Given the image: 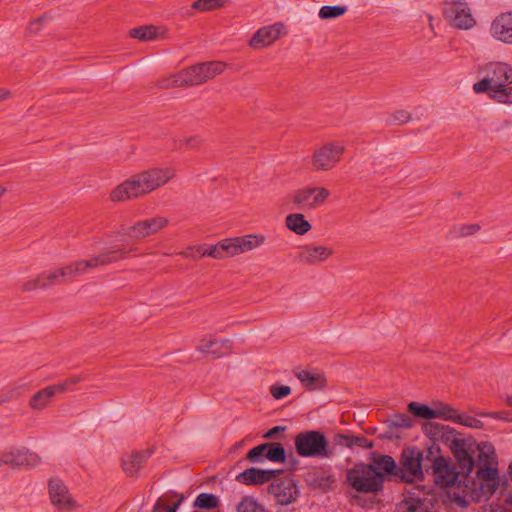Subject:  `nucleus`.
I'll return each mask as SVG.
<instances>
[{"instance_id": "1a4fd4ad", "label": "nucleus", "mask_w": 512, "mask_h": 512, "mask_svg": "<svg viewBox=\"0 0 512 512\" xmlns=\"http://www.w3.org/2000/svg\"><path fill=\"white\" fill-rule=\"evenodd\" d=\"M426 460L431 463L429 469H431V473L437 485L442 487L464 485L465 479L462 476L461 469L457 471L456 467L445 457L435 456L433 459L426 457Z\"/></svg>"}, {"instance_id": "6e6d98bb", "label": "nucleus", "mask_w": 512, "mask_h": 512, "mask_svg": "<svg viewBox=\"0 0 512 512\" xmlns=\"http://www.w3.org/2000/svg\"><path fill=\"white\" fill-rule=\"evenodd\" d=\"M479 229L480 227L477 224L464 225L459 228V235L463 237L469 236L476 233Z\"/></svg>"}, {"instance_id": "9b49d317", "label": "nucleus", "mask_w": 512, "mask_h": 512, "mask_svg": "<svg viewBox=\"0 0 512 512\" xmlns=\"http://www.w3.org/2000/svg\"><path fill=\"white\" fill-rule=\"evenodd\" d=\"M4 463L12 469H28L37 466L41 458L26 447H10L3 451Z\"/></svg>"}, {"instance_id": "b1692460", "label": "nucleus", "mask_w": 512, "mask_h": 512, "mask_svg": "<svg viewBox=\"0 0 512 512\" xmlns=\"http://www.w3.org/2000/svg\"><path fill=\"white\" fill-rule=\"evenodd\" d=\"M197 350L210 354L215 358H220L228 355L232 350V341L230 339L222 340H206L202 339L197 347Z\"/></svg>"}, {"instance_id": "ea45409f", "label": "nucleus", "mask_w": 512, "mask_h": 512, "mask_svg": "<svg viewBox=\"0 0 512 512\" xmlns=\"http://www.w3.org/2000/svg\"><path fill=\"white\" fill-rule=\"evenodd\" d=\"M346 11H347L346 6H340V5L328 6V5H326V6H322L320 8L318 16L320 19H333V18H338V17L344 15Z\"/></svg>"}, {"instance_id": "338daca9", "label": "nucleus", "mask_w": 512, "mask_h": 512, "mask_svg": "<svg viewBox=\"0 0 512 512\" xmlns=\"http://www.w3.org/2000/svg\"><path fill=\"white\" fill-rule=\"evenodd\" d=\"M4 98H5V97H4V95L0 92V101H1L2 99H4Z\"/></svg>"}, {"instance_id": "f704fd0d", "label": "nucleus", "mask_w": 512, "mask_h": 512, "mask_svg": "<svg viewBox=\"0 0 512 512\" xmlns=\"http://www.w3.org/2000/svg\"><path fill=\"white\" fill-rule=\"evenodd\" d=\"M53 396L54 393L52 388L47 386L32 396L30 400V407L35 410L42 409L50 402Z\"/></svg>"}, {"instance_id": "09e8293b", "label": "nucleus", "mask_w": 512, "mask_h": 512, "mask_svg": "<svg viewBox=\"0 0 512 512\" xmlns=\"http://www.w3.org/2000/svg\"><path fill=\"white\" fill-rule=\"evenodd\" d=\"M270 394L276 400H281L291 394V388L287 385L274 384L270 387Z\"/></svg>"}, {"instance_id": "9d476101", "label": "nucleus", "mask_w": 512, "mask_h": 512, "mask_svg": "<svg viewBox=\"0 0 512 512\" xmlns=\"http://www.w3.org/2000/svg\"><path fill=\"white\" fill-rule=\"evenodd\" d=\"M443 14L448 22L457 29H471L476 24L465 0H445Z\"/></svg>"}, {"instance_id": "39448f33", "label": "nucleus", "mask_w": 512, "mask_h": 512, "mask_svg": "<svg viewBox=\"0 0 512 512\" xmlns=\"http://www.w3.org/2000/svg\"><path fill=\"white\" fill-rule=\"evenodd\" d=\"M294 444L296 453L304 458L329 459L335 455L334 447L319 430L299 432L295 436Z\"/></svg>"}, {"instance_id": "c756f323", "label": "nucleus", "mask_w": 512, "mask_h": 512, "mask_svg": "<svg viewBox=\"0 0 512 512\" xmlns=\"http://www.w3.org/2000/svg\"><path fill=\"white\" fill-rule=\"evenodd\" d=\"M184 500V496L178 497L177 493L159 498L154 504L152 512H176L181 502Z\"/></svg>"}, {"instance_id": "2f4dec72", "label": "nucleus", "mask_w": 512, "mask_h": 512, "mask_svg": "<svg viewBox=\"0 0 512 512\" xmlns=\"http://www.w3.org/2000/svg\"><path fill=\"white\" fill-rule=\"evenodd\" d=\"M201 67V76L204 77V83L221 74L226 64L221 61H210L197 64Z\"/></svg>"}, {"instance_id": "c9c22d12", "label": "nucleus", "mask_w": 512, "mask_h": 512, "mask_svg": "<svg viewBox=\"0 0 512 512\" xmlns=\"http://www.w3.org/2000/svg\"><path fill=\"white\" fill-rule=\"evenodd\" d=\"M236 512H268L266 508L258 502L252 495L242 497L241 501L236 506Z\"/></svg>"}, {"instance_id": "3c124183", "label": "nucleus", "mask_w": 512, "mask_h": 512, "mask_svg": "<svg viewBox=\"0 0 512 512\" xmlns=\"http://www.w3.org/2000/svg\"><path fill=\"white\" fill-rule=\"evenodd\" d=\"M198 252L200 257L209 256L215 259H222V254L220 252L218 243L216 245L209 246L206 248H200L198 249Z\"/></svg>"}, {"instance_id": "2eb2a0df", "label": "nucleus", "mask_w": 512, "mask_h": 512, "mask_svg": "<svg viewBox=\"0 0 512 512\" xmlns=\"http://www.w3.org/2000/svg\"><path fill=\"white\" fill-rule=\"evenodd\" d=\"M49 496L52 504L59 510H73L75 501L71 498L69 490L62 480L53 478L48 483Z\"/></svg>"}, {"instance_id": "a878e982", "label": "nucleus", "mask_w": 512, "mask_h": 512, "mask_svg": "<svg viewBox=\"0 0 512 512\" xmlns=\"http://www.w3.org/2000/svg\"><path fill=\"white\" fill-rule=\"evenodd\" d=\"M233 241L235 242L238 255L259 247L261 244H263L264 237L255 234H249L245 236L234 237Z\"/></svg>"}, {"instance_id": "0eeeda50", "label": "nucleus", "mask_w": 512, "mask_h": 512, "mask_svg": "<svg viewBox=\"0 0 512 512\" xmlns=\"http://www.w3.org/2000/svg\"><path fill=\"white\" fill-rule=\"evenodd\" d=\"M424 454L416 447L404 449L400 458L401 473H398V480L403 483H412L415 480H423V466L429 471V466L425 463Z\"/></svg>"}, {"instance_id": "680f3d73", "label": "nucleus", "mask_w": 512, "mask_h": 512, "mask_svg": "<svg viewBox=\"0 0 512 512\" xmlns=\"http://www.w3.org/2000/svg\"><path fill=\"white\" fill-rule=\"evenodd\" d=\"M199 143V140L196 139V138H189L187 140V145L191 146V147H194L196 146L197 144Z\"/></svg>"}, {"instance_id": "5701e85b", "label": "nucleus", "mask_w": 512, "mask_h": 512, "mask_svg": "<svg viewBox=\"0 0 512 512\" xmlns=\"http://www.w3.org/2000/svg\"><path fill=\"white\" fill-rule=\"evenodd\" d=\"M293 374L309 391L320 390L326 384L324 375L316 370L295 368Z\"/></svg>"}, {"instance_id": "603ef678", "label": "nucleus", "mask_w": 512, "mask_h": 512, "mask_svg": "<svg viewBox=\"0 0 512 512\" xmlns=\"http://www.w3.org/2000/svg\"><path fill=\"white\" fill-rule=\"evenodd\" d=\"M37 288H42V289L46 288L45 281H42V278L40 277V275L33 280H29V281L23 283V285L21 287L22 291H24V292H30Z\"/></svg>"}, {"instance_id": "8fccbe9b", "label": "nucleus", "mask_w": 512, "mask_h": 512, "mask_svg": "<svg viewBox=\"0 0 512 512\" xmlns=\"http://www.w3.org/2000/svg\"><path fill=\"white\" fill-rule=\"evenodd\" d=\"M410 119L411 115L407 111L400 110L390 115L389 118L387 119V122L389 124L402 125L409 122Z\"/></svg>"}, {"instance_id": "5fc2aeb1", "label": "nucleus", "mask_w": 512, "mask_h": 512, "mask_svg": "<svg viewBox=\"0 0 512 512\" xmlns=\"http://www.w3.org/2000/svg\"><path fill=\"white\" fill-rule=\"evenodd\" d=\"M479 512H511V510L501 504H489L482 506Z\"/></svg>"}, {"instance_id": "4c0bfd02", "label": "nucleus", "mask_w": 512, "mask_h": 512, "mask_svg": "<svg viewBox=\"0 0 512 512\" xmlns=\"http://www.w3.org/2000/svg\"><path fill=\"white\" fill-rule=\"evenodd\" d=\"M220 504L218 497L212 493H200L193 505L200 509H214Z\"/></svg>"}, {"instance_id": "393cba45", "label": "nucleus", "mask_w": 512, "mask_h": 512, "mask_svg": "<svg viewBox=\"0 0 512 512\" xmlns=\"http://www.w3.org/2000/svg\"><path fill=\"white\" fill-rule=\"evenodd\" d=\"M286 226L297 235H304L309 232L312 225L305 219L301 213H293L286 216Z\"/></svg>"}, {"instance_id": "dca6fc26", "label": "nucleus", "mask_w": 512, "mask_h": 512, "mask_svg": "<svg viewBox=\"0 0 512 512\" xmlns=\"http://www.w3.org/2000/svg\"><path fill=\"white\" fill-rule=\"evenodd\" d=\"M168 225V219L165 217H154L138 221L129 227L125 234L129 237L140 239L157 233Z\"/></svg>"}, {"instance_id": "f257e3e1", "label": "nucleus", "mask_w": 512, "mask_h": 512, "mask_svg": "<svg viewBox=\"0 0 512 512\" xmlns=\"http://www.w3.org/2000/svg\"><path fill=\"white\" fill-rule=\"evenodd\" d=\"M131 250L125 248L110 250L87 260L75 261L59 269L43 272L40 277L45 281L47 288L89 273L100 266L125 259Z\"/></svg>"}, {"instance_id": "a18cd8bd", "label": "nucleus", "mask_w": 512, "mask_h": 512, "mask_svg": "<svg viewBox=\"0 0 512 512\" xmlns=\"http://www.w3.org/2000/svg\"><path fill=\"white\" fill-rule=\"evenodd\" d=\"M220 252L222 254V259L227 257H233L237 255V250L235 247V242L233 238H226L219 243Z\"/></svg>"}, {"instance_id": "7c9ffc66", "label": "nucleus", "mask_w": 512, "mask_h": 512, "mask_svg": "<svg viewBox=\"0 0 512 512\" xmlns=\"http://www.w3.org/2000/svg\"><path fill=\"white\" fill-rule=\"evenodd\" d=\"M180 79V84H184V86H196L204 83V77L201 76V67L197 64L181 70Z\"/></svg>"}, {"instance_id": "c03bdc74", "label": "nucleus", "mask_w": 512, "mask_h": 512, "mask_svg": "<svg viewBox=\"0 0 512 512\" xmlns=\"http://www.w3.org/2000/svg\"><path fill=\"white\" fill-rule=\"evenodd\" d=\"M413 421L407 414L398 413L394 414L390 419V426L396 428H411Z\"/></svg>"}, {"instance_id": "c85d7f7f", "label": "nucleus", "mask_w": 512, "mask_h": 512, "mask_svg": "<svg viewBox=\"0 0 512 512\" xmlns=\"http://www.w3.org/2000/svg\"><path fill=\"white\" fill-rule=\"evenodd\" d=\"M335 441L338 445H342L348 448H353L355 446L363 448V449H371L373 447L372 441L368 440L364 436H354V435H345V434H337L335 436Z\"/></svg>"}, {"instance_id": "cd10ccee", "label": "nucleus", "mask_w": 512, "mask_h": 512, "mask_svg": "<svg viewBox=\"0 0 512 512\" xmlns=\"http://www.w3.org/2000/svg\"><path fill=\"white\" fill-rule=\"evenodd\" d=\"M396 512H430L426 499L409 496L401 501Z\"/></svg>"}, {"instance_id": "79ce46f5", "label": "nucleus", "mask_w": 512, "mask_h": 512, "mask_svg": "<svg viewBox=\"0 0 512 512\" xmlns=\"http://www.w3.org/2000/svg\"><path fill=\"white\" fill-rule=\"evenodd\" d=\"M82 380V376H72L61 383L50 385V387L52 388L54 395H56L57 393H65L72 390V386L81 382Z\"/></svg>"}, {"instance_id": "aec40b11", "label": "nucleus", "mask_w": 512, "mask_h": 512, "mask_svg": "<svg viewBox=\"0 0 512 512\" xmlns=\"http://www.w3.org/2000/svg\"><path fill=\"white\" fill-rule=\"evenodd\" d=\"M490 31L497 40L512 44V11L497 16L491 24Z\"/></svg>"}, {"instance_id": "a211bd4d", "label": "nucleus", "mask_w": 512, "mask_h": 512, "mask_svg": "<svg viewBox=\"0 0 512 512\" xmlns=\"http://www.w3.org/2000/svg\"><path fill=\"white\" fill-rule=\"evenodd\" d=\"M281 472L282 470H263L251 467L236 475L235 480L247 486L261 485L275 479Z\"/></svg>"}, {"instance_id": "ddd939ff", "label": "nucleus", "mask_w": 512, "mask_h": 512, "mask_svg": "<svg viewBox=\"0 0 512 512\" xmlns=\"http://www.w3.org/2000/svg\"><path fill=\"white\" fill-rule=\"evenodd\" d=\"M344 152V146L339 143H329L317 149L313 154V165L317 170L332 168Z\"/></svg>"}, {"instance_id": "f3484780", "label": "nucleus", "mask_w": 512, "mask_h": 512, "mask_svg": "<svg viewBox=\"0 0 512 512\" xmlns=\"http://www.w3.org/2000/svg\"><path fill=\"white\" fill-rule=\"evenodd\" d=\"M422 432L433 442L426 450V457L428 458L434 454L433 449L436 443L446 444L455 430L448 425L427 421L422 424Z\"/></svg>"}, {"instance_id": "423d86ee", "label": "nucleus", "mask_w": 512, "mask_h": 512, "mask_svg": "<svg viewBox=\"0 0 512 512\" xmlns=\"http://www.w3.org/2000/svg\"><path fill=\"white\" fill-rule=\"evenodd\" d=\"M346 480L357 492L378 494L384 488V476L372 464L356 463L346 473Z\"/></svg>"}, {"instance_id": "f8f14e48", "label": "nucleus", "mask_w": 512, "mask_h": 512, "mask_svg": "<svg viewBox=\"0 0 512 512\" xmlns=\"http://www.w3.org/2000/svg\"><path fill=\"white\" fill-rule=\"evenodd\" d=\"M329 194V191L323 187L303 188L296 190L290 198L295 209L305 210L323 203Z\"/></svg>"}, {"instance_id": "a19ab883", "label": "nucleus", "mask_w": 512, "mask_h": 512, "mask_svg": "<svg viewBox=\"0 0 512 512\" xmlns=\"http://www.w3.org/2000/svg\"><path fill=\"white\" fill-rule=\"evenodd\" d=\"M266 446L262 443L252 449H250L246 455L245 460L251 463H263L266 460Z\"/></svg>"}, {"instance_id": "6ab92c4d", "label": "nucleus", "mask_w": 512, "mask_h": 512, "mask_svg": "<svg viewBox=\"0 0 512 512\" xmlns=\"http://www.w3.org/2000/svg\"><path fill=\"white\" fill-rule=\"evenodd\" d=\"M333 250L323 245H305L297 252L296 259L304 264L315 265L327 260Z\"/></svg>"}, {"instance_id": "13d9d810", "label": "nucleus", "mask_w": 512, "mask_h": 512, "mask_svg": "<svg viewBox=\"0 0 512 512\" xmlns=\"http://www.w3.org/2000/svg\"><path fill=\"white\" fill-rule=\"evenodd\" d=\"M246 443V439H242L238 442H236L235 444H233V446L230 448V453H234L236 452L238 449L242 448Z\"/></svg>"}, {"instance_id": "4d7b16f0", "label": "nucleus", "mask_w": 512, "mask_h": 512, "mask_svg": "<svg viewBox=\"0 0 512 512\" xmlns=\"http://www.w3.org/2000/svg\"><path fill=\"white\" fill-rule=\"evenodd\" d=\"M286 430L285 426H274L271 429H269L264 435L263 438L265 439H273L276 438L277 435L280 432H284Z\"/></svg>"}, {"instance_id": "4be33fe9", "label": "nucleus", "mask_w": 512, "mask_h": 512, "mask_svg": "<svg viewBox=\"0 0 512 512\" xmlns=\"http://www.w3.org/2000/svg\"><path fill=\"white\" fill-rule=\"evenodd\" d=\"M280 36L278 25L262 27L257 30L249 41V46L253 49H261L269 46Z\"/></svg>"}, {"instance_id": "72a5a7b5", "label": "nucleus", "mask_w": 512, "mask_h": 512, "mask_svg": "<svg viewBox=\"0 0 512 512\" xmlns=\"http://www.w3.org/2000/svg\"><path fill=\"white\" fill-rule=\"evenodd\" d=\"M266 458L271 462L283 463L286 460V452L279 442H266Z\"/></svg>"}, {"instance_id": "58836bf2", "label": "nucleus", "mask_w": 512, "mask_h": 512, "mask_svg": "<svg viewBox=\"0 0 512 512\" xmlns=\"http://www.w3.org/2000/svg\"><path fill=\"white\" fill-rule=\"evenodd\" d=\"M130 36L143 41L153 40L157 36V28L154 26L136 27L130 30Z\"/></svg>"}, {"instance_id": "4468645a", "label": "nucleus", "mask_w": 512, "mask_h": 512, "mask_svg": "<svg viewBox=\"0 0 512 512\" xmlns=\"http://www.w3.org/2000/svg\"><path fill=\"white\" fill-rule=\"evenodd\" d=\"M268 493L276 499L280 505H289L299 496V489L292 478H283L273 482L268 487Z\"/></svg>"}, {"instance_id": "0e129e2a", "label": "nucleus", "mask_w": 512, "mask_h": 512, "mask_svg": "<svg viewBox=\"0 0 512 512\" xmlns=\"http://www.w3.org/2000/svg\"><path fill=\"white\" fill-rule=\"evenodd\" d=\"M6 192V188L0 185V197Z\"/></svg>"}, {"instance_id": "e433bc0d", "label": "nucleus", "mask_w": 512, "mask_h": 512, "mask_svg": "<svg viewBox=\"0 0 512 512\" xmlns=\"http://www.w3.org/2000/svg\"><path fill=\"white\" fill-rule=\"evenodd\" d=\"M408 411L417 418L431 420L435 419L434 406L429 407L419 402H410L407 406Z\"/></svg>"}, {"instance_id": "7ed1b4c3", "label": "nucleus", "mask_w": 512, "mask_h": 512, "mask_svg": "<svg viewBox=\"0 0 512 512\" xmlns=\"http://www.w3.org/2000/svg\"><path fill=\"white\" fill-rule=\"evenodd\" d=\"M174 176L170 168H154L132 176L119 184L110 194L114 202L142 196L166 184Z\"/></svg>"}, {"instance_id": "37998d69", "label": "nucleus", "mask_w": 512, "mask_h": 512, "mask_svg": "<svg viewBox=\"0 0 512 512\" xmlns=\"http://www.w3.org/2000/svg\"><path fill=\"white\" fill-rule=\"evenodd\" d=\"M225 0H197L192 4V8L199 11H209L222 7Z\"/></svg>"}, {"instance_id": "de8ad7c7", "label": "nucleus", "mask_w": 512, "mask_h": 512, "mask_svg": "<svg viewBox=\"0 0 512 512\" xmlns=\"http://www.w3.org/2000/svg\"><path fill=\"white\" fill-rule=\"evenodd\" d=\"M456 423L462 424L470 428L480 429L483 427V422L473 416L459 413Z\"/></svg>"}, {"instance_id": "e2e57ef3", "label": "nucleus", "mask_w": 512, "mask_h": 512, "mask_svg": "<svg viewBox=\"0 0 512 512\" xmlns=\"http://www.w3.org/2000/svg\"><path fill=\"white\" fill-rule=\"evenodd\" d=\"M2 465H5L3 452L0 453V466H2Z\"/></svg>"}, {"instance_id": "49530a36", "label": "nucleus", "mask_w": 512, "mask_h": 512, "mask_svg": "<svg viewBox=\"0 0 512 512\" xmlns=\"http://www.w3.org/2000/svg\"><path fill=\"white\" fill-rule=\"evenodd\" d=\"M180 72L172 74L168 77H164L158 81V86L161 89H169L174 87H182L184 84H180Z\"/></svg>"}, {"instance_id": "473e14b6", "label": "nucleus", "mask_w": 512, "mask_h": 512, "mask_svg": "<svg viewBox=\"0 0 512 512\" xmlns=\"http://www.w3.org/2000/svg\"><path fill=\"white\" fill-rule=\"evenodd\" d=\"M435 418L443 419L446 421H457V417L459 416V412L453 408L451 405L443 403V402H433Z\"/></svg>"}, {"instance_id": "bb28decb", "label": "nucleus", "mask_w": 512, "mask_h": 512, "mask_svg": "<svg viewBox=\"0 0 512 512\" xmlns=\"http://www.w3.org/2000/svg\"><path fill=\"white\" fill-rule=\"evenodd\" d=\"M373 465L377 467V470L380 471L384 477L387 475L398 480V473H401V470L398 468V465L392 456H380L375 459Z\"/></svg>"}, {"instance_id": "bf43d9fd", "label": "nucleus", "mask_w": 512, "mask_h": 512, "mask_svg": "<svg viewBox=\"0 0 512 512\" xmlns=\"http://www.w3.org/2000/svg\"><path fill=\"white\" fill-rule=\"evenodd\" d=\"M200 248H204V247H203V246H199V247H197V248H195V249H191V254H189V256H191V257H192V258H194V259H196V258H201V257L199 256V252H198V249H200ZM186 255L188 256V254H186Z\"/></svg>"}, {"instance_id": "69168bd1", "label": "nucleus", "mask_w": 512, "mask_h": 512, "mask_svg": "<svg viewBox=\"0 0 512 512\" xmlns=\"http://www.w3.org/2000/svg\"><path fill=\"white\" fill-rule=\"evenodd\" d=\"M507 403L512 406V396L507 397Z\"/></svg>"}, {"instance_id": "412c9836", "label": "nucleus", "mask_w": 512, "mask_h": 512, "mask_svg": "<svg viewBox=\"0 0 512 512\" xmlns=\"http://www.w3.org/2000/svg\"><path fill=\"white\" fill-rule=\"evenodd\" d=\"M152 451L141 450L125 454L122 457V469L127 476L133 477L146 464Z\"/></svg>"}, {"instance_id": "f03ea898", "label": "nucleus", "mask_w": 512, "mask_h": 512, "mask_svg": "<svg viewBox=\"0 0 512 512\" xmlns=\"http://www.w3.org/2000/svg\"><path fill=\"white\" fill-rule=\"evenodd\" d=\"M484 77L474 83L477 94L486 93L488 97L501 104H512V66L505 62H490L484 68Z\"/></svg>"}, {"instance_id": "052dcab7", "label": "nucleus", "mask_w": 512, "mask_h": 512, "mask_svg": "<svg viewBox=\"0 0 512 512\" xmlns=\"http://www.w3.org/2000/svg\"><path fill=\"white\" fill-rule=\"evenodd\" d=\"M16 391L15 390H12L11 391V394L9 396H1L0 395V404L6 402V401H9L10 399L13 398V393H15Z\"/></svg>"}, {"instance_id": "6e6552de", "label": "nucleus", "mask_w": 512, "mask_h": 512, "mask_svg": "<svg viewBox=\"0 0 512 512\" xmlns=\"http://www.w3.org/2000/svg\"><path fill=\"white\" fill-rule=\"evenodd\" d=\"M445 445H447L453 453L459 469H461L463 478L468 480L475 467L473 457L475 443L469 439L460 437V435L454 432ZM465 482L466 481H464V483Z\"/></svg>"}, {"instance_id": "864d4df0", "label": "nucleus", "mask_w": 512, "mask_h": 512, "mask_svg": "<svg viewBox=\"0 0 512 512\" xmlns=\"http://www.w3.org/2000/svg\"><path fill=\"white\" fill-rule=\"evenodd\" d=\"M48 20V17L46 15L41 16L32 22H30L27 30L30 34H37L42 30V25L44 22Z\"/></svg>"}, {"instance_id": "20e7f679", "label": "nucleus", "mask_w": 512, "mask_h": 512, "mask_svg": "<svg viewBox=\"0 0 512 512\" xmlns=\"http://www.w3.org/2000/svg\"><path fill=\"white\" fill-rule=\"evenodd\" d=\"M494 464L496 462L491 446L484 445L479 452V461L475 462V477L470 474L464 485L478 486L483 495H492L499 486V473Z\"/></svg>"}]
</instances>
